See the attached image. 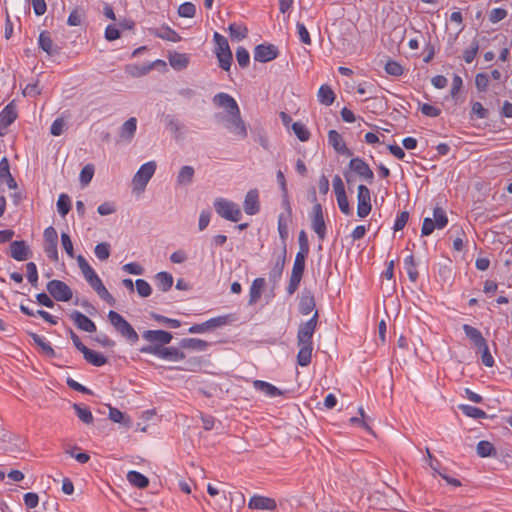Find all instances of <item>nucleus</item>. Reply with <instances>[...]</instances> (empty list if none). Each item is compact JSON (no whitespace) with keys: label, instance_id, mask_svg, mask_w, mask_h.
I'll use <instances>...</instances> for the list:
<instances>
[{"label":"nucleus","instance_id":"f257e3e1","mask_svg":"<svg viewBox=\"0 0 512 512\" xmlns=\"http://www.w3.org/2000/svg\"><path fill=\"white\" fill-rule=\"evenodd\" d=\"M108 320L114 327L116 332L122 336L131 345L135 344L139 340V335L132 327V325L118 312L110 310L108 312Z\"/></svg>","mask_w":512,"mask_h":512},{"label":"nucleus","instance_id":"f03ea898","mask_svg":"<svg viewBox=\"0 0 512 512\" xmlns=\"http://www.w3.org/2000/svg\"><path fill=\"white\" fill-rule=\"evenodd\" d=\"M142 354L155 355L161 359L169 361H180L185 359V353L176 347H160L159 345H145L139 349Z\"/></svg>","mask_w":512,"mask_h":512},{"label":"nucleus","instance_id":"7ed1b4c3","mask_svg":"<svg viewBox=\"0 0 512 512\" xmlns=\"http://www.w3.org/2000/svg\"><path fill=\"white\" fill-rule=\"evenodd\" d=\"M448 224L446 211L439 206L433 209V219L426 217L423 220L421 235L429 236L435 229H443Z\"/></svg>","mask_w":512,"mask_h":512},{"label":"nucleus","instance_id":"20e7f679","mask_svg":"<svg viewBox=\"0 0 512 512\" xmlns=\"http://www.w3.org/2000/svg\"><path fill=\"white\" fill-rule=\"evenodd\" d=\"M214 208L220 217L232 222H238L242 217L239 205L224 198H217L214 201Z\"/></svg>","mask_w":512,"mask_h":512},{"label":"nucleus","instance_id":"39448f33","mask_svg":"<svg viewBox=\"0 0 512 512\" xmlns=\"http://www.w3.org/2000/svg\"><path fill=\"white\" fill-rule=\"evenodd\" d=\"M156 170V163L149 161L143 164L133 177L134 190L144 191L149 180L152 178Z\"/></svg>","mask_w":512,"mask_h":512},{"label":"nucleus","instance_id":"423d86ee","mask_svg":"<svg viewBox=\"0 0 512 512\" xmlns=\"http://www.w3.org/2000/svg\"><path fill=\"white\" fill-rule=\"evenodd\" d=\"M46 289L53 299L60 302H67L72 299L71 288L61 280H51L47 283Z\"/></svg>","mask_w":512,"mask_h":512},{"label":"nucleus","instance_id":"0eeeda50","mask_svg":"<svg viewBox=\"0 0 512 512\" xmlns=\"http://www.w3.org/2000/svg\"><path fill=\"white\" fill-rule=\"evenodd\" d=\"M348 171L355 173L360 179L372 184L374 180V173L370 166L360 157L352 158L348 164Z\"/></svg>","mask_w":512,"mask_h":512},{"label":"nucleus","instance_id":"6e6552de","mask_svg":"<svg viewBox=\"0 0 512 512\" xmlns=\"http://www.w3.org/2000/svg\"><path fill=\"white\" fill-rule=\"evenodd\" d=\"M357 215L360 218L367 217L371 210V193L366 185L360 184L357 187Z\"/></svg>","mask_w":512,"mask_h":512},{"label":"nucleus","instance_id":"1a4fd4ad","mask_svg":"<svg viewBox=\"0 0 512 512\" xmlns=\"http://www.w3.org/2000/svg\"><path fill=\"white\" fill-rule=\"evenodd\" d=\"M318 319L319 313L316 310L308 321L299 325L297 332V342L313 343L312 338L318 324Z\"/></svg>","mask_w":512,"mask_h":512},{"label":"nucleus","instance_id":"9d476101","mask_svg":"<svg viewBox=\"0 0 512 512\" xmlns=\"http://www.w3.org/2000/svg\"><path fill=\"white\" fill-rule=\"evenodd\" d=\"M311 227L317 234L319 240L323 241L326 237L327 228L323 217L322 205L320 203H315L312 208Z\"/></svg>","mask_w":512,"mask_h":512},{"label":"nucleus","instance_id":"9b49d317","mask_svg":"<svg viewBox=\"0 0 512 512\" xmlns=\"http://www.w3.org/2000/svg\"><path fill=\"white\" fill-rule=\"evenodd\" d=\"M279 55L278 47L270 43H262L254 48V60L267 63L276 59Z\"/></svg>","mask_w":512,"mask_h":512},{"label":"nucleus","instance_id":"f8f14e48","mask_svg":"<svg viewBox=\"0 0 512 512\" xmlns=\"http://www.w3.org/2000/svg\"><path fill=\"white\" fill-rule=\"evenodd\" d=\"M142 338L149 342L148 345H159L163 347L172 341L173 336L170 332L165 330H145L142 333Z\"/></svg>","mask_w":512,"mask_h":512},{"label":"nucleus","instance_id":"ddd939ff","mask_svg":"<svg viewBox=\"0 0 512 512\" xmlns=\"http://www.w3.org/2000/svg\"><path fill=\"white\" fill-rule=\"evenodd\" d=\"M227 129L232 133L240 136L241 138L247 137V127L245 122L242 120L240 110L238 113L234 112L226 117Z\"/></svg>","mask_w":512,"mask_h":512},{"label":"nucleus","instance_id":"4468645a","mask_svg":"<svg viewBox=\"0 0 512 512\" xmlns=\"http://www.w3.org/2000/svg\"><path fill=\"white\" fill-rule=\"evenodd\" d=\"M9 250L10 256L17 261H25L32 256V252L24 240L12 241Z\"/></svg>","mask_w":512,"mask_h":512},{"label":"nucleus","instance_id":"2eb2a0df","mask_svg":"<svg viewBox=\"0 0 512 512\" xmlns=\"http://www.w3.org/2000/svg\"><path fill=\"white\" fill-rule=\"evenodd\" d=\"M77 262L86 281L93 289L102 282L99 276L94 271V269L89 265L87 260L84 258V256L79 255L77 257Z\"/></svg>","mask_w":512,"mask_h":512},{"label":"nucleus","instance_id":"dca6fc26","mask_svg":"<svg viewBox=\"0 0 512 512\" xmlns=\"http://www.w3.org/2000/svg\"><path fill=\"white\" fill-rule=\"evenodd\" d=\"M69 317L78 329L89 333L96 331L95 323L80 311H72Z\"/></svg>","mask_w":512,"mask_h":512},{"label":"nucleus","instance_id":"f3484780","mask_svg":"<svg viewBox=\"0 0 512 512\" xmlns=\"http://www.w3.org/2000/svg\"><path fill=\"white\" fill-rule=\"evenodd\" d=\"M244 211L247 215H256L260 211L259 192L257 189H251L247 192L244 203Z\"/></svg>","mask_w":512,"mask_h":512},{"label":"nucleus","instance_id":"a211bd4d","mask_svg":"<svg viewBox=\"0 0 512 512\" xmlns=\"http://www.w3.org/2000/svg\"><path fill=\"white\" fill-rule=\"evenodd\" d=\"M213 103L218 107L227 109L228 115L236 112L238 113L239 106L236 100L227 93L220 92L213 97Z\"/></svg>","mask_w":512,"mask_h":512},{"label":"nucleus","instance_id":"6ab92c4d","mask_svg":"<svg viewBox=\"0 0 512 512\" xmlns=\"http://www.w3.org/2000/svg\"><path fill=\"white\" fill-rule=\"evenodd\" d=\"M328 142L337 153L348 157L353 155L352 151L343 141L342 136L336 130H330L328 132Z\"/></svg>","mask_w":512,"mask_h":512},{"label":"nucleus","instance_id":"aec40b11","mask_svg":"<svg viewBox=\"0 0 512 512\" xmlns=\"http://www.w3.org/2000/svg\"><path fill=\"white\" fill-rule=\"evenodd\" d=\"M248 507L250 509L272 511V510L276 509L277 504H276V501L272 498L260 496V495H254L250 498Z\"/></svg>","mask_w":512,"mask_h":512},{"label":"nucleus","instance_id":"412c9836","mask_svg":"<svg viewBox=\"0 0 512 512\" xmlns=\"http://www.w3.org/2000/svg\"><path fill=\"white\" fill-rule=\"evenodd\" d=\"M149 33L157 38L174 43L179 42L182 39L174 29L167 25H163L159 28H150Z\"/></svg>","mask_w":512,"mask_h":512},{"label":"nucleus","instance_id":"4be33fe9","mask_svg":"<svg viewBox=\"0 0 512 512\" xmlns=\"http://www.w3.org/2000/svg\"><path fill=\"white\" fill-rule=\"evenodd\" d=\"M286 255H287V249L285 247H281V252L279 256L277 257L274 266L269 272V280L273 283L278 282V280L281 278L285 264H286Z\"/></svg>","mask_w":512,"mask_h":512},{"label":"nucleus","instance_id":"5701e85b","mask_svg":"<svg viewBox=\"0 0 512 512\" xmlns=\"http://www.w3.org/2000/svg\"><path fill=\"white\" fill-rule=\"evenodd\" d=\"M316 307L315 297L310 290L304 289L299 302V312L302 315L310 314Z\"/></svg>","mask_w":512,"mask_h":512},{"label":"nucleus","instance_id":"b1692460","mask_svg":"<svg viewBox=\"0 0 512 512\" xmlns=\"http://www.w3.org/2000/svg\"><path fill=\"white\" fill-rule=\"evenodd\" d=\"M0 182H5L9 189L18 187L16 180L10 172V164L7 157L0 160Z\"/></svg>","mask_w":512,"mask_h":512},{"label":"nucleus","instance_id":"393cba45","mask_svg":"<svg viewBox=\"0 0 512 512\" xmlns=\"http://www.w3.org/2000/svg\"><path fill=\"white\" fill-rule=\"evenodd\" d=\"M17 116L15 104L13 102L9 103L0 112V127L7 129L17 119Z\"/></svg>","mask_w":512,"mask_h":512},{"label":"nucleus","instance_id":"a878e982","mask_svg":"<svg viewBox=\"0 0 512 512\" xmlns=\"http://www.w3.org/2000/svg\"><path fill=\"white\" fill-rule=\"evenodd\" d=\"M299 351L297 354L298 365L305 367L311 363L313 343L297 342Z\"/></svg>","mask_w":512,"mask_h":512},{"label":"nucleus","instance_id":"bb28decb","mask_svg":"<svg viewBox=\"0 0 512 512\" xmlns=\"http://www.w3.org/2000/svg\"><path fill=\"white\" fill-rule=\"evenodd\" d=\"M38 44L39 47L50 56L59 54L60 52V48L54 46L50 32L48 31H42L40 33Z\"/></svg>","mask_w":512,"mask_h":512},{"label":"nucleus","instance_id":"cd10ccee","mask_svg":"<svg viewBox=\"0 0 512 512\" xmlns=\"http://www.w3.org/2000/svg\"><path fill=\"white\" fill-rule=\"evenodd\" d=\"M266 281L264 278L259 277L254 279L249 291V305H254L261 298L262 290L264 289Z\"/></svg>","mask_w":512,"mask_h":512},{"label":"nucleus","instance_id":"c85d7f7f","mask_svg":"<svg viewBox=\"0 0 512 512\" xmlns=\"http://www.w3.org/2000/svg\"><path fill=\"white\" fill-rule=\"evenodd\" d=\"M28 335L31 337L33 342L40 347L42 353L46 355L49 358L56 357V352L51 347L50 343L46 341V339L37 333L34 332H28Z\"/></svg>","mask_w":512,"mask_h":512},{"label":"nucleus","instance_id":"c756f323","mask_svg":"<svg viewBox=\"0 0 512 512\" xmlns=\"http://www.w3.org/2000/svg\"><path fill=\"white\" fill-rule=\"evenodd\" d=\"M253 385L257 391L264 393L268 397L273 398L283 395V392L281 390H279L276 386L266 381L255 380Z\"/></svg>","mask_w":512,"mask_h":512},{"label":"nucleus","instance_id":"7c9ffc66","mask_svg":"<svg viewBox=\"0 0 512 512\" xmlns=\"http://www.w3.org/2000/svg\"><path fill=\"white\" fill-rule=\"evenodd\" d=\"M179 346L183 349L205 351L209 347V343L198 338H184L180 340Z\"/></svg>","mask_w":512,"mask_h":512},{"label":"nucleus","instance_id":"2f4dec72","mask_svg":"<svg viewBox=\"0 0 512 512\" xmlns=\"http://www.w3.org/2000/svg\"><path fill=\"white\" fill-rule=\"evenodd\" d=\"M463 331L477 348H481V346H484V343L487 342L486 339L482 336L481 332L475 327L464 324Z\"/></svg>","mask_w":512,"mask_h":512},{"label":"nucleus","instance_id":"473e14b6","mask_svg":"<svg viewBox=\"0 0 512 512\" xmlns=\"http://www.w3.org/2000/svg\"><path fill=\"white\" fill-rule=\"evenodd\" d=\"M155 284L162 292H167L173 285V276L165 271L159 272L155 275Z\"/></svg>","mask_w":512,"mask_h":512},{"label":"nucleus","instance_id":"72a5a7b5","mask_svg":"<svg viewBox=\"0 0 512 512\" xmlns=\"http://www.w3.org/2000/svg\"><path fill=\"white\" fill-rule=\"evenodd\" d=\"M136 129L137 119L135 117H131L122 124L120 128V137L130 141L134 137Z\"/></svg>","mask_w":512,"mask_h":512},{"label":"nucleus","instance_id":"f704fd0d","mask_svg":"<svg viewBox=\"0 0 512 512\" xmlns=\"http://www.w3.org/2000/svg\"><path fill=\"white\" fill-rule=\"evenodd\" d=\"M82 354L84 359L93 366L101 367L107 363V358L103 354L89 348H86Z\"/></svg>","mask_w":512,"mask_h":512},{"label":"nucleus","instance_id":"c9c22d12","mask_svg":"<svg viewBox=\"0 0 512 512\" xmlns=\"http://www.w3.org/2000/svg\"><path fill=\"white\" fill-rule=\"evenodd\" d=\"M129 483L137 488L144 489L149 485V479L138 471H129L127 473Z\"/></svg>","mask_w":512,"mask_h":512},{"label":"nucleus","instance_id":"e433bc0d","mask_svg":"<svg viewBox=\"0 0 512 512\" xmlns=\"http://www.w3.org/2000/svg\"><path fill=\"white\" fill-rule=\"evenodd\" d=\"M318 100L325 106H330L335 100V93L327 84L322 85L318 90Z\"/></svg>","mask_w":512,"mask_h":512},{"label":"nucleus","instance_id":"4c0bfd02","mask_svg":"<svg viewBox=\"0 0 512 512\" xmlns=\"http://www.w3.org/2000/svg\"><path fill=\"white\" fill-rule=\"evenodd\" d=\"M163 121L165 123V127L171 131L176 138H178L180 131L184 127L183 124L171 114L163 115Z\"/></svg>","mask_w":512,"mask_h":512},{"label":"nucleus","instance_id":"58836bf2","mask_svg":"<svg viewBox=\"0 0 512 512\" xmlns=\"http://www.w3.org/2000/svg\"><path fill=\"white\" fill-rule=\"evenodd\" d=\"M194 168L192 166L185 165L181 167L177 175V184L186 186L192 183L194 177Z\"/></svg>","mask_w":512,"mask_h":512},{"label":"nucleus","instance_id":"ea45409f","mask_svg":"<svg viewBox=\"0 0 512 512\" xmlns=\"http://www.w3.org/2000/svg\"><path fill=\"white\" fill-rule=\"evenodd\" d=\"M72 407H73L77 417L83 423H85L87 425H90L93 423L94 417H93L91 410L88 407L83 406L81 404H77V403H74Z\"/></svg>","mask_w":512,"mask_h":512},{"label":"nucleus","instance_id":"a19ab883","mask_svg":"<svg viewBox=\"0 0 512 512\" xmlns=\"http://www.w3.org/2000/svg\"><path fill=\"white\" fill-rule=\"evenodd\" d=\"M169 63L174 69L182 70L188 66L189 59L186 54L174 52L169 57Z\"/></svg>","mask_w":512,"mask_h":512},{"label":"nucleus","instance_id":"79ce46f5","mask_svg":"<svg viewBox=\"0 0 512 512\" xmlns=\"http://www.w3.org/2000/svg\"><path fill=\"white\" fill-rule=\"evenodd\" d=\"M229 35L232 39L243 40L248 35V28L245 25L232 23L228 27Z\"/></svg>","mask_w":512,"mask_h":512},{"label":"nucleus","instance_id":"37998d69","mask_svg":"<svg viewBox=\"0 0 512 512\" xmlns=\"http://www.w3.org/2000/svg\"><path fill=\"white\" fill-rule=\"evenodd\" d=\"M459 409L462 411V413L464 415L474 418V419L487 418L486 412L478 407H475V406L460 405Z\"/></svg>","mask_w":512,"mask_h":512},{"label":"nucleus","instance_id":"c03bdc74","mask_svg":"<svg viewBox=\"0 0 512 512\" xmlns=\"http://www.w3.org/2000/svg\"><path fill=\"white\" fill-rule=\"evenodd\" d=\"M232 320H233L232 315H221V316H217V317L207 320L206 326H208L209 330L212 331L216 328H220V327L230 324Z\"/></svg>","mask_w":512,"mask_h":512},{"label":"nucleus","instance_id":"a18cd8bd","mask_svg":"<svg viewBox=\"0 0 512 512\" xmlns=\"http://www.w3.org/2000/svg\"><path fill=\"white\" fill-rule=\"evenodd\" d=\"M278 233L281 240V246L287 249V239L289 236L288 224L283 214L278 216Z\"/></svg>","mask_w":512,"mask_h":512},{"label":"nucleus","instance_id":"49530a36","mask_svg":"<svg viewBox=\"0 0 512 512\" xmlns=\"http://www.w3.org/2000/svg\"><path fill=\"white\" fill-rule=\"evenodd\" d=\"M404 265L410 281L416 282L419 277V273L416 269L417 264L412 254L404 259Z\"/></svg>","mask_w":512,"mask_h":512},{"label":"nucleus","instance_id":"de8ad7c7","mask_svg":"<svg viewBox=\"0 0 512 512\" xmlns=\"http://www.w3.org/2000/svg\"><path fill=\"white\" fill-rule=\"evenodd\" d=\"M476 451L477 454L483 458L496 455V449L494 448L492 443L486 440L478 442Z\"/></svg>","mask_w":512,"mask_h":512},{"label":"nucleus","instance_id":"09e8293b","mask_svg":"<svg viewBox=\"0 0 512 512\" xmlns=\"http://www.w3.org/2000/svg\"><path fill=\"white\" fill-rule=\"evenodd\" d=\"M57 210L62 217H65L71 210V199L67 194L62 193L59 195L57 200Z\"/></svg>","mask_w":512,"mask_h":512},{"label":"nucleus","instance_id":"8fccbe9b","mask_svg":"<svg viewBox=\"0 0 512 512\" xmlns=\"http://www.w3.org/2000/svg\"><path fill=\"white\" fill-rule=\"evenodd\" d=\"M216 56L219 62V66L223 70L229 71L233 61V55L231 50H228L226 52H216Z\"/></svg>","mask_w":512,"mask_h":512},{"label":"nucleus","instance_id":"3c124183","mask_svg":"<svg viewBox=\"0 0 512 512\" xmlns=\"http://www.w3.org/2000/svg\"><path fill=\"white\" fill-rule=\"evenodd\" d=\"M150 317L153 320L157 321L158 323L165 324V325L169 326L170 328H178L181 326V322L179 320L168 318L166 316H163V315L155 313V312H151Z\"/></svg>","mask_w":512,"mask_h":512},{"label":"nucleus","instance_id":"603ef678","mask_svg":"<svg viewBox=\"0 0 512 512\" xmlns=\"http://www.w3.org/2000/svg\"><path fill=\"white\" fill-rule=\"evenodd\" d=\"M109 418L115 423H123L126 426L130 425V419L117 408L109 407Z\"/></svg>","mask_w":512,"mask_h":512},{"label":"nucleus","instance_id":"864d4df0","mask_svg":"<svg viewBox=\"0 0 512 512\" xmlns=\"http://www.w3.org/2000/svg\"><path fill=\"white\" fill-rule=\"evenodd\" d=\"M94 172H95V168H94L93 164L85 165L80 172V176H79L80 183L83 186L88 185L94 176Z\"/></svg>","mask_w":512,"mask_h":512},{"label":"nucleus","instance_id":"5fc2aeb1","mask_svg":"<svg viewBox=\"0 0 512 512\" xmlns=\"http://www.w3.org/2000/svg\"><path fill=\"white\" fill-rule=\"evenodd\" d=\"M385 72L391 76H401L404 73V68L394 60L389 59L385 64Z\"/></svg>","mask_w":512,"mask_h":512},{"label":"nucleus","instance_id":"6e6d98bb","mask_svg":"<svg viewBox=\"0 0 512 512\" xmlns=\"http://www.w3.org/2000/svg\"><path fill=\"white\" fill-rule=\"evenodd\" d=\"M292 130L298 139L302 142H305L310 137V132L306 128V126L301 122H295L292 124Z\"/></svg>","mask_w":512,"mask_h":512},{"label":"nucleus","instance_id":"4d7b16f0","mask_svg":"<svg viewBox=\"0 0 512 512\" xmlns=\"http://www.w3.org/2000/svg\"><path fill=\"white\" fill-rule=\"evenodd\" d=\"M236 60L241 68L248 67L250 63V54L248 50L243 47L239 46L236 50Z\"/></svg>","mask_w":512,"mask_h":512},{"label":"nucleus","instance_id":"13d9d810","mask_svg":"<svg viewBox=\"0 0 512 512\" xmlns=\"http://www.w3.org/2000/svg\"><path fill=\"white\" fill-rule=\"evenodd\" d=\"M137 293L140 297L146 298L152 294V288L150 284L144 279H137L135 281Z\"/></svg>","mask_w":512,"mask_h":512},{"label":"nucleus","instance_id":"bf43d9fd","mask_svg":"<svg viewBox=\"0 0 512 512\" xmlns=\"http://www.w3.org/2000/svg\"><path fill=\"white\" fill-rule=\"evenodd\" d=\"M306 256H303L302 253H297L295 256L293 268H292V274L303 276L304 270H305V262H306Z\"/></svg>","mask_w":512,"mask_h":512},{"label":"nucleus","instance_id":"052dcab7","mask_svg":"<svg viewBox=\"0 0 512 512\" xmlns=\"http://www.w3.org/2000/svg\"><path fill=\"white\" fill-rule=\"evenodd\" d=\"M298 243H299V251L297 253H302L303 256L308 257L310 251V245L308 236L305 230H301L298 235Z\"/></svg>","mask_w":512,"mask_h":512},{"label":"nucleus","instance_id":"680f3d73","mask_svg":"<svg viewBox=\"0 0 512 512\" xmlns=\"http://www.w3.org/2000/svg\"><path fill=\"white\" fill-rule=\"evenodd\" d=\"M178 14L180 17L193 18L196 14V7L191 2H185L179 6Z\"/></svg>","mask_w":512,"mask_h":512},{"label":"nucleus","instance_id":"e2e57ef3","mask_svg":"<svg viewBox=\"0 0 512 512\" xmlns=\"http://www.w3.org/2000/svg\"><path fill=\"white\" fill-rule=\"evenodd\" d=\"M94 252L99 260H107L110 256V244L107 242L99 243L96 245Z\"/></svg>","mask_w":512,"mask_h":512},{"label":"nucleus","instance_id":"0e129e2a","mask_svg":"<svg viewBox=\"0 0 512 512\" xmlns=\"http://www.w3.org/2000/svg\"><path fill=\"white\" fill-rule=\"evenodd\" d=\"M479 50V43L476 39H474L471 43V46L464 50L463 52V59L466 63H471Z\"/></svg>","mask_w":512,"mask_h":512},{"label":"nucleus","instance_id":"69168bd1","mask_svg":"<svg viewBox=\"0 0 512 512\" xmlns=\"http://www.w3.org/2000/svg\"><path fill=\"white\" fill-rule=\"evenodd\" d=\"M27 279L33 287H37L38 284V271L37 266L34 262H28L26 264Z\"/></svg>","mask_w":512,"mask_h":512},{"label":"nucleus","instance_id":"338daca9","mask_svg":"<svg viewBox=\"0 0 512 512\" xmlns=\"http://www.w3.org/2000/svg\"><path fill=\"white\" fill-rule=\"evenodd\" d=\"M94 290L96 293L102 298L104 301H106L109 305L114 306L116 303L115 298L109 293V291L106 289V287L101 282L99 285H97Z\"/></svg>","mask_w":512,"mask_h":512},{"label":"nucleus","instance_id":"774afa93","mask_svg":"<svg viewBox=\"0 0 512 512\" xmlns=\"http://www.w3.org/2000/svg\"><path fill=\"white\" fill-rule=\"evenodd\" d=\"M508 15V12L504 8H494L489 12V21L491 23H498L501 20L505 19Z\"/></svg>","mask_w":512,"mask_h":512}]
</instances>
